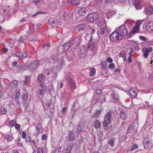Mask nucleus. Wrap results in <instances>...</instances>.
I'll use <instances>...</instances> for the list:
<instances>
[{"label": "nucleus", "mask_w": 153, "mask_h": 153, "mask_svg": "<svg viewBox=\"0 0 153 153\" xmlns=\"http://www.w3.org/2000/svg\"><path fill=\"white\" fill-rule=\"evenodd\" d=\"M63 62L61 61L59 62V64H58L56 66V68L58 70H60L62 68Z\"/></svg>", "instance_id": "58836bf2"}, {"label": "nucleus", "mask_w": 153, "mask_h": 153, "mask_svg": "<svg viewBox=\"0 0 153 153\" xmlns=\"http://www.w3.org/2000/svg\"><path fill=\"white\" fill-rule=\"evenodd\" d=\"M139 39L143 41H146L147 40L146 38L144 36H140L139 37Z\"/></svg>", "instance_id": "de8ad7c7"}, {"label": "nucleus", "mask_w": 153, "mask_h": 153, "mask_svg": "<svg viewBox=\"0 0 153 153\" xmlns=\"http://www.w3.org/2000/svg\"><path fill=\"white\" fill-rule=\"evenodd\" d=\"M69 139L71 141L75 140L76 139V138L74 136V133L72 131H70L69 132Z\"/></svg>", "instance_id": "a878e982"}, {"label": "nucleus", "mask_w": 153, "mask_h": 153, "mask_svg": "<svg viewBox=\"0 0 153 153\" xmlns=\"http://www.w3.org/2000/svg\"><path fill=\"white\" fill-rule=\"evenodd\" d=\"M26 136V133L25 131H23L22 135V137L23 138L25 139V138Z\"/></svg>", "instance_id": "5fc2aeb1"}, {"label": "nucleus", "mask_w": 153, "mask_h": 153, "mask_svg": "<svg viewBox=\"0 0 153 153\" xmlns=\"http://www.w3.org/2000/svg\"><path fill=\"white\" fill-rule=\"evenodd\" d=\"M72 149V147L70 146H68L65 150L66 152L67 153H71L70 152Z\"/></svg>", "instance_id": "c9c22d12"}, {"label": "nucleus", "mask_w": 153, "mask_h": 153, "mask_svg": "<svg viewBox=\"0 0 153 153\" xmlns=\"http://www.w3.org/2000/svg\"><path fill=\"white\" fill-rule=\"evenodd\" d=\"M18 84V82L16 80H13L8 85V88L10 89H13L16 87Z\"/></svg>", "instance_id": "dca6fc26"}, {"label": "nucleus", "mask_w": 153, "mask_h": 153, "mask_svg": "<svg viewBox=\"0 0 153 153\" xmlns=\"http://www.w3.org/2000/svg\"><path fill=\"white\" fill-rule=\"evenodd\" d=\"M68 82V87L72 90H74L76 88V86L74 80L71 78H68L67 79Z\"/></svg>", "instance_id": "0eeeda50"}, {"label": "nucleus", "mask_w": 153, "mask_h": 153, "mask_svg": "<svg viewBox=\"0 0 153 153\" xmlns=\"http://www.w3.org/2000/svg\"><path fill=\"white\" fill-rule=\"evenodd\" d=\"M145 13L147 15H151L153 14V6H151L146 8Z\"/></svg>", "instance_id": "aec40b11"}, {"label": "nucleus", "mask_w": 153, "mask_h": 153, "mask_svg": "<svg viewBox=\"0 0 153 153\" xmlns=\"http://www.w3.org/2000/svg\"><path fill=\"white\" fill-rule=\"evenodd\" d=\"M47 138L46 135L45 134L42 135V140H46Z\"/></svg>", "instance_id": "6e6d98bb"}, {"label": "nucleus", "mask_w": 153, "mask_h": 153, "mask_svg": "<svg viewBox=\"0 0 153 153\" xmlns=\"http://www.w3.org/2000/svg\"><path fill=\"white\" fill-rule=\"evenodd\" d=\"M30 80V76H25V80L23 83L24 85H27Z\"/></svg>", "instance_id": "c756f323"}, {"label": "nucleus", "mask_w": 153, "mask_h": 153, "mask_svg": "<svg viewBox=\"0 0 153 153\" xmlns=\"http://www.w3.org/2000/svg\"><path fill=\"white\" fill-rule=\"evenodd\" d=\"M112 116L110 112H108L105 115L104 119L102 122L104 127H106L111 123Z\"/></svg>", "instance_id": "f03ea898"}, {"label": "nucleus", "mask_w": 153, "mask_h": 153, "mask_svg": "<svg viewBox=\"0 0 153 153\" xmlns=\"http://www.w3.org/2000/svg\"><path fill=\"white\" fill-rule=\"evenodd\" d=\"M119 55L120 57L123 58L124 60L126 59V53L124 51H121L119 54Z\"/></svg>", "instance_id": "2f4dec72"}, {"label": "nucleus", "mask_w": 153, "mask_h": 153, "mask_svg": "<svg viewBox=\"0 0 153 153\" xmlns=\"http://www.w3.org/2000/svg\"><path fill=\"white\" fill-rule=\"evenodd\" d=\"M16 55L18 58L21 59H24L27 56V54L25 52L22 53L19 52H17L16 53Z\"/></svg>", "instance_id": "a211bd4d"}, {"label": "nucleus", "mask_w": 153, "mask_h": 153, "mask_svg": "<svg viewBox=\"0 0 153 153\" xmlns=\"http://www.w3.org/2000/svg\"><path fill=\"white\" fill-rule=\"evenodd\" d=\"M142 53L143 54V56L145 58L148 57L149 53L147 51L146 48H144L142 50Z\"/></svg>", "instance_id": "bb28decb"}, {"label": "nucleus", "mask_w": 153, "mask_h": 153, "mask_svg": "<svg viewBox=\"0 0 153 153\" xmlns=\"http://www.w3.org/2000/svg\"><path fill=\"white\" fill-rule=\"evenodd\" d=\"M85 124L84 123L81 122L79 123V125L76 129V133L78 134L85 127Z\"/></svg>", "instance_id": "f3484780"}, {"label": "nucleus", "mask_w": 153, "mask_h": 153, "mask_svg": "<svg viewBox=\"0 0 153 153\" xmlns=\"http://www.w3.org/2000/svg\"><path fill=\"white\" fill-rule=\"evenodd\" d=\"M129 95L131 98H134L136 96L137 93L134 89L132 88L129 89L128 91Z\"/></svg>", "instance_id": "9b49d317"}, {"label": "nucleus", "mask_w": 153, "mask_h": 153, "mask_svg": "<svg viewBox=\"0 0 153 153\" xmlns=\"http://www.w3.org/2000/svg\"><path fill=\"white\" fill-rule=\"evenodd\" d=\"M38 66V61L37 60H34L32 62L28 65V70L32 71L35 70Z\"/></svg>", "instance_id": "6e6552de"}, {"label": "nucleus", "mask_w": 153, "mask_h": 153, "mask_svg": "<svg viewBox=\"0 0 153 153\" xmlns=\"http://www.w3.org/2000/svg\"><path fill=\"white\" fill-rule=\"evenodd\" d=\"M115 29L122 38L124 36H126L128 33L127 28L124 25H121L116 28Z\"/></svg>", "instance_id": "f257e3e1"}, {"label": "nucleus", "mask_w": 153, "mask_h": 153, "mask_svg": "<svg viewBox=\"0 0 153 153\" xmlns=\"http://www.w3.org/2000/svg\"><path fill=\"white\" fill-rule=\"evenodd\" d=\"M115 67V64L114 63H112L108 65V68L110 69H113Z\"/></svg>", "instance_id": "49530a36"}, {"label": "nucleus", "mask_w": 153, "mask_h": 153, "mask_svg": "<svg viewBox=\"0 0 153 153\" xmlns=\"http://www.w3.org/2000/svg\"><path fill=\"white\" fill-rule=\"evenodd\" d=\"M134 52V50L132 48H130V49L128 53V54L129 56H131L132 54Z\"/></svg>", "instance_id": "09e8293b"}, {"label": "nucleus", "mask_w": 153, "mask_h": 153, "mask_svg": "<svg viewBox=\"0 0 153 153\" xmlns=\"http://www.w3.org/2000/svg\"><path fill=\"white\" fill-rule=\"evenodd\" d=\"M105 97H103L100 100V102L101 103L105 101Z\"/></svg>", "instance_id": "e2e57ef3"}, {"label": "nucleus", "mask_w": 153, "mask_h": 153, "mask_svg": "<svg viewBox=\"0 0 153 153\" xmlns=\"http://www.w3.org/2000/svg\"><path fill=\"white\" fill-rule=\"evenodd\" d=\"M28 66L27 65H22L19 67V71H25L26 69H28Z\"/></svg>", "instance_id": "c85d7f7f"}, {"label": "nucleus", "mask_w": 153, "mask_h": 153, "mask_svg": "<svg viewBox=\"0 0 153 153\" xmlns=\"http://www.w3.org/2000/svg\"><path fill=\"white\" fill-rule=\"evenodd\" d=\"M108 143L111 146H113L114 145V140L113 138L110 139Z\"/></svg>", "instance_id": "f704fd0d"}, {"label": "nucleus", "mask_w": 153, "mask_h": 153, "mask_svg": "<svg viewBox=\"0 0 153 153\" xmlns=\"http://www.w3.org/2000/svg\"><path fill=\"white\" fill-rule=\"evenodd\" d=\"M132 60V59L131 58V56H129L128 59V63H130Z\"/></svg>", "instance_id": "bf43d9fd"}, {"label": "nucleus", "mask_w": 153, "mask_h": 153, "mask_svg": "<svg viewBox=\"0 0 153 153\" xmlns=\"http://www.w3.org/2000/svg\"><path fill=\"white\" fill-rule=\"evenodd\" d=\"M88 10L87 9L85 8H82L79 9L78 11V14L80 16H84L85 15Z\"/></svg>", "instance_id": "6ab92c4d"}, {"label": "nucleus", "mask_w": 153, "mask_h": 153, "mask_svg": "<svg viewBox=\"0 0 153 153\" xmlns=\"http://www.w3.org/2000/svg\"><path fill=\"white\" fill-rule=\"evenodd\" d=\"M101 65L102 68L104 69L106 68V64L105 63L101 62Z\"/></svg>", "instance_id": "8fccbe9b"}, {"label": "nucleus", "mask_w": 153, "mask_h": 153, "mask_svg": "<svg viewBox=\"0 0 153 153\" xmlns=\"http://www.w3.org/2000/svg\"><path fill=\"white\" fill-rule=\"evenodd\" d=\"M149 79H153V72H152L151 74L149 75Z\"/></svg>", "instance_id": "69168bd1"}, {"label": "nucleus", "mask_w": 153, "mask_h": 153, "mask_svg": "<svg viewBox=\"0 0 153 153\" xmlns=\"http://www.w3.org/2000/svg\"><path fill=\"white\" fill-rule=\"evenodd\" d=\"M85 26L84 25H81L79 27V31L83 30L85 29Z\"/></svg>", "instance_id": "603ef678"}, {"label": "nucleus", "mask_w": 153, "mask_h": 153, "mask_svg": "<svg viewBox=\"0 0 153 153\" xmlns=\"http://www.w3.org/2000/svg\"><path fill=\"white\" fill-rule=\"evenodd\" d=\"M27 93H25L22 97L23 100L22 102L21 103L25 106H27L28 105V102L27 100Z\"/></svg>", "instance_id": "4468645a"}, {"label": "nucleus", "mask_w": 153, "mask_h": 153, "mask_svg": "<svg viewBox=\"0 0 153 153\" xmlns=\"http://www.w3.org/2000/svg\"><path fill=\"white\" fill-rule=\"evenodd\" d=\"M7 111L6 109L4 108H1V112L2 114H4L6 113Z\"/></svg>", "instance_id": "79ce46f5"}, {"label": "nucleus", "mask_w": 153, "mask_h": 153, "mask_svg": "<svg viewBox=\"0 0 153 153\" xmlns=\"http://www.w3.org/2000/svg\"><path fill=\"white\" fill-rule=\"evenodd\" d=\"M19 41L23 46L25 45L23 43V38L22 37H20L19 39Z\"/></svg>", "instance_id": "a18cd8bd"}, {"label": "nucleus", "mask_w": 153, "mask_h": 153, "mask_svg": "<svg viewBox=\"0 0 153 153\" xmlns=\"http://www.w3.org/2000/svg\"><path fill=\"white\" fill-rule=\"evenodd\" d=\"M15 128L16 129H19L20 128L21 126L19 124H17L16 123V124L15 125Z\"/></svg>", "instance_id": "864d4df0"}, {"label": "nucleus", "mask_w": 153, "mask_h": 153, "mask_svg": "<svg viewBox=\"0 0 153 153\" xmlns=\"http://www.w3.org/2000/svg\"><path fill=\"white\" fill-rule=\"evenodd\" d=\"M139 147L138 145L137 144H134L131 146V151H133L134 150L138 148Z\"/></svg>", "instance_id": "a19ab883"}, {"label": "nucleus", "mask_w": 153, "mask_h": 153, "mask_svg": "<svg viewBox=\"0 0 153 153\" xmlns=\"http://www.w3.org/2000/svg\"><path fill=\"white\" fill-rule=\"evenodd\" d=\"M5 138L9 141H11L13 139V137L12 134H5Z\"/></svg>", "instance_id": "b1692460"}, {"label": "nucleus", "mask_w": 153, "mask_h": 153, "mask_svg": "<svg viewBox=\"0 0 153 153\" xmlns=\"http://www.w3.org/2000/svg\"><path fill=\"white\" fill-rule=\"evenodd\" d=\"M2 51L3 52L6 53L8 51V50L7 48H4L2 49Z\"/></svg>", "instance_id": "774afa93"}, {"label": "nucleus", "mask_w": 153, "mask_h": 153, "mask_svg": "<svg viewBox=\"0 0 153 153\" xmlns=\"http://www.w3.org/2000/svg\"><path fill=\"white\" fill-rule=\"evenodd\" d=\"M106 25L105 23L102 26H101L100 27V29L99 32L100 34L101 35H102L104 33L105 30L106 29V28L105 27Z\"/></svg>", "instance_id": "5701e85b"}, {"label": "nucleus", "mask_w": 153, "mask_h": 153, "mask_svg": "<svg viewBox=\"0 0 153 153\" xmlns=\"http://www.w3.org/2000/svg\"><path fill=\"white\" fill-rule=\"evenodd\" d=\"M102 93V91L100 89H97L96 91V93L97 94H100Z\"/></svg>", "instance_id": "13d9d810"}, {"label": "nucleus", "mask_w": 153, "mask_h": 153, "mask_svg": "<svg viewBox=\"0 0 153 153\" xmlns=\"http://www.w3.org/2000/svg\"><path fill=\"white\" fill-rule=\"evenodd\" d=\"M126 115L124 112L122 111L120 112V117L123 120L125 119L126 118Z\"/></svg>", "instance_id": "e433bc0d"}, {"label": "nucleus", "mask_w": 153, "mask_h": 153, "mask_svg": "<svg viewBox=\"0 0 153 153\" xmlns=\"http://www.w3.org/2000/svg\"><path fill=\"white\" fill-rule=\"evenodd\" d=\"M43 47H50V45L48 43H46L43 45Z\"/></svg>", "instance_id": "680f3d73"}, {"label": "nucleus", "mask_w": 153, "mask_h": 153, "mask_svg": "<svg viewBox=\"0 0 153 153\" xmlns=\"http://www.w3.org/2000/svg\"><path fill=\"white\" fill-rule=\"evenodd\" d=\"M94 42L92 39H91L88 44V49L90 51L92 50L94 46Z\"/></svg>", "instance_id": "4be33fe9"}, {"label": "nucleus", "mask_w": 153, "mask_h": 153, "mask_svg": "<svg viewBox=\"0 0 153 153\" xmlns=\"http://www.w3.org/2000/svg\"><path fill=\"white\" fill-rule=\"evenodd\" d=\"M111 96L115 100H117L118 99V96L117 94L113 92V94H111Z\"/></svg>", "instance_id": "4c0bfd02"}, {"label": "nucleus", "mask_w": 153, "mask_h": 153, "mask_svg": "<svg viewBox=\"0 0 153 153\" xmlns=\"http://www.w3.org/2000/svg\"><path fill=\"white\" fill-rule=\"evenodd\" d=\"M94 127L95 128H100L101 124L99 120H97L94 121Z\"/></svg>", "instance_id": "cd10ccee"}, {"label": "nucleus", "mask_w": 153, "mask_h": 153, "mask_svg": "<svg viewBox=\"0 0 153 153\" xmlns=\"http://www.w3.org/2000/svg\"><path fill=\"white\" fill-rule=\"evenodd\" d=\"M81 0H71V3L72 4L77 5H78Z\"/></svg>", "instance_id": "473e14b6"}, {"label": "nucleus", "mask_w": 153, "mask_h": 153, "mask_svg": "<svg viewBox=\"0 0 153 153\" xmlns=\"http://www.w3.org/2000/svg\"><path fill=\"white\" fill-rule=\"evenodd\" d=\"M147 51L149 53V52H151L152 50V49L151 47H149L148 48H146Z\"/></svg>", "instance_id": "0e129e2a"}, {"label": "nucleus", "mask_w": 153, "mask_h": 153, "mask_svg": "<svg viewBox=\"0 0 153 153\" xmlns=\"http://www.w3.org/2000/svg\"><path fill=\"white\" fill-rule=\"evenodd\" d=\"M21 94L19 92H18L16 96L15 100L16 102V105H18L19 107H20V104L22 101L21 100H19V99L21 98Z\"/></svg>", "instance_id": "ddd939ff"}, {"label": "nucleus", "mask_w": 153, "mask_h": 153, "mask_svg": "<svg viewBox=\"0 0 153 153\" xmlns=\"http://www.w3.org/2000/svg\"><path fill=\"white\" fill-rule=\"evenodd\" d=\"M32 141L30 137L27 138L26 140V141L27 142V144L29 145V144H30Z\"/></svg>", "instance_id": "3c124183"}, {"label": "nucleus", "mask_w": 153, "mask_h": 153, "mask_svg": "<svg viewBox=\"0 0 153 153\" xmlns=\"http://www.w3.org/2000/svg\"><path fill=\"white\" fill-rule=\"evenodd\" d=\"M126 23L128 26L129 27V28H131V27H132L133 25L132 23L131 22L128 21L126 22Z\"/></svg>", "instance_id": "37998d69"}, {"label": "nucleus", "mask_w": 153, "mask_h": 153, "mask_svg": "<svg viewBox=\"0 0 153 153\" xmlns=\"http://www.w3.org/2000/svg\"><path fill=\"white\" fill-rule=\"evenodd\" d=\"M78 54L79 57L82 58H85L87 55V52L84 48H82L79 51Z\"/></svg>", "instance_id": "9d476101"}, {"label": "nucleus", "mask_w": 153, "mask_h": 153, "mask_svg": "<svg viewBox=\"0 0 153 153\" xmlns=\"http://www.w3.org/2000/svg\"><path fill=\"white\" fill-rule=\"evenodd\" d=\"M134 4L135 7L137 10L140 9L143 7V5L140 0H135Z\"/></svg>", "instance_id": "f8f14e48"}, {"label": "nucleus", "mask_w": 153, "mask_h": 153, "mask_svg": "<svg viewBox=\"0 0 153 153\" xmlns=\"http://www.w3.org/2000/svg\"><path fill=\"white\" fill-rule=\"evenodd\" d=\"M74 43V41L73 40L69 42L66 43L63 45L64 50L65 51H67L68 49Z\"/></svg>", "instance_id": "2eb2a0df"}, {"label": "nucleus", "mask_w": 153, "mask_h": 153, "mask_svg": "<svg viewBox=\"0 0 153 153\" xmlns=\"http://www.w3.org/2000/svg\"><path fill=\"white\" fill-rule=\"evenodd\" d=\"M109 39L111 41L114 42L120 40L122 38L119 36V33L115 29L114 31L110 35Z\"/></svg>", "instance_id": "7ed1b4c3"}, {"label": "nucleus", "mask_w": 153, "mask_h": 153, "mask_svg": "<svg viewBox=\"0 0 153 153\" xmlns=\"http://www.w3.org/2000/svg\"><path fill=\"white\" fill-rule=\"evenodd\" d=\"M11 153H19L18 150H13L12 151Z\"/></svg>", "instance_id": "338daca9"}, {"label": "nucleus", "mask_w": 153, "mask_h": 153, "mask_svg": "<svg viewBox=\"0 0 153 153\" xmlns=\"http://www.w3.org/2000/svg\"><path fill=\"white\" fill-rule=\"evenodd\" d=\"M142 21L139 20L137 21L136 23L135 26L133 27V30L129 32V34L131 35L132 33L134 34L138 32L140 29V26L142 23Z\"/></svg>", "instance_id": "39448f33"}, {"label": "nucleus", "mask_w": 153, "mask_h": 153, "mask_svg": "<svg viewBox=\"0 0 153 153\" xmlns=\"http://www.w3.org/2000/svg\"><path fill=\"white\" fill-rule=\"evenodd\" d=\"M98 18V15L97 13H89L87 16L88 20L93 22L95 21Z\"/></svg>", "instance_id": "423d86ee"}, {"label": "nucleus", "mask_w": 153, "mask_h": 153, "mask_svg": "<svg viewBox=\"0 0 153 153\" xmlns=\"http://www.w3.org/2000/svg\"><path fill=\"white\" fill-rule=\"evenodd\" d=\"M101 111L102 109L98 110H96V111L94 114H93V117L96 118H98L99 117V115L101 113Z\"/></svg>", "instance_id": "393cba45"}, {"label": "nucleus", "mask_w": 153, "mask_h": 153, "mask_svg": "<svg viewBox=\"0 0 153 153\" xmlns=\"http://www.w3.org/2000/svg\"><path fill=\"white\" fill-rule=\"evenodd\" d=\"M45 80V77L44 74H41L39 76V81L41 82Z\"/></svg>", "instance_id": "72a5a7b5"}, {"label": "nucleus", "mask_w": 153, "mask_h": 153, "mask_svg": "<svg viewBox=\"0 0 153 153\" xmlns=\"http://www.w3.org/2000/svg\"><path fill=\"white\" fill-rule=\"evenodd\" d=\"M16 123V122L14 120H11L10 123V126H11L12 127L13 126L15 125Z\"/></svg>", "instance_id": "c03bdc74"}, {"label": "nucleus", "mask_w": 153, "mask_h": 153, "mask_svg": "<svg viewBox=\"0 0 153 153\" xmlns=\"http://www.w3.org/2000/svg\"><path fill=\"white\" fill-rule=\"evenodd\" d=\"M106 60L107 62H113L112 59L110 57L108 58Z\"/></svg>", "instance_id": "4d7b16f0"}, {"label": "nucleus", "mask_w": 153, "mask_h": 153, "mask_svg": "<svg viewBox=\"0 0 153 153\" xmlns=\"http://www.w3.org/2000/svg\"><path fill=\"white\" fill-rule=\"evenodd\" d=\"M134 128L133 127L131 126L129 127L127 130V132L129 133H132L134 132Z\"/></svg>", "instance_id": "7c9ffc66"}, {"label": "nucleus", "mask_w": 153, "mask_h": 153, "mask_svg": "<svg viewBox=\"0 0 153 153\" xmlns=\"http://www.w3.org/2000/svg\"><path fill=\"white\" fill-rule=\"evenodd\" d=\"M36 143L34 141V140H32L31 143L29 144H30L31 145H32V146H36L35 145Z\"/></svg>", "instance_id": "052dcab7"}, {"label": "nucleus", "mask_w": 153, "mask_h": 153, "mask_svg": "<svg viewBox=\"0 0 153 153\" xmlns=\"http://www.w3.org/2000/svg\"><path fill=\"white\" fill-rule=\"evenodd\" d=\"M96 72V70L94 68L91 69L89 73V75L90 76H92L94 75Z\"/></svg>", "instance_id": "ea45409f"}, {"label": "nucleus", "mask_w": 153, "mask_h": 153, "mask_svg": "<svg viewBox=\"0 0 153 153\" xmlns=\"http://www.w3.org/2000/svg\"><path fill=\"white\" fill-rule=\"evenodd\" d=\"M146 29L149 31L153 30V22H149L148 23L146 26Z\"/></svg>", "instance_id": "412c9836"}, {"label": "nucleus", "mask_w": 153, "mask_h": 153, "mask_svg": "<svg viewBox=\"0 0 153 153\" xmlns=\"http://www.w3.org/2000/svg\"><path fill=\"white\" fill-rule=\"evenodd\" d=\"M47 87L44 82H41L40 84V88L39 89V94L43 95L46 91Z\"/></svg>", "instance_id": "20e7f679"}, {"label": "nucleus", "mask_w": 153, "mask_h": 153, "mask_svg": "<svg viewBox=\"0 0 153 153\" xmlns=\"http://www.w3.org/2000/svg\"><path fill=\"white\" fill-rule=\"evenodd\" d=\"M143 144L144 147L146 149H149L152 146L151 143L149 139L145 138L143 140Z\"/></svg>", "instance_id": "1a4fd4ad"}]
</instances>
